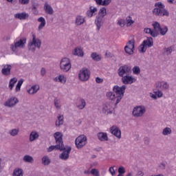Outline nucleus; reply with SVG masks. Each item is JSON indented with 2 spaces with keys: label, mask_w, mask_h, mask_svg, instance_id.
Segmentation results:
<instances>
[{
  "label": "nucleus",
  "mask_w": 176,
  "mask_h": 176,
  "mask_svg": "<svg viewBox=\"0 0 176 176\" xmlns=\"http://www.w3.org/2000/svg\"><path fill=\"white\" fill-rule=\"evenodd\" d=\"M126 21L128 27L131 25V24H134V21L131 19V16H130L126 17Z\"/></svg>",
  "instance_id": "nucleus-50"
},
{
  "label": "nucleus",
  "mask_w": 176,
  "mask_h": 176,
  "mask_svg": "<svg viewBox=\"0 0 176 176\" xmlns=\"http://www.w3.org/2000/svg\"><path fill=\"white\" fill-rule=\"evenodd\" d=\"M42 164L43 166H49L51 163V160L47 155L43 156L41 159Z\"/></svg>",
  "instance_id": "nucleus-27"
},
{
  "label": "nucleus",
  "mask_w": 176,
  "mask_h": 176,
  "mask_svg": "<svg viewBox=\"0 0 176 176\" xmlns=\"http://www.w3.org/2000/svg\"><path fill=\"white\" fill-rule=\"evenodd\" d=\"M38 90H39V87L33 85L30 89L28 90V93L29 94H35V93H38Z\"/></svg>",
  "instance_id": "nucleus-28"
},
{
  "label": "nucleus",
  "mask_w": 176,
  "mask_h": 176,
  "mask_svg": "<svg viewBox=\"0 0 176 176\" xmlns=\"http://www.w3.org/2000/svg\"><path fill=\"white\" fill-rule=\"evenodd\" d=\"M107 14V8L105 7H102L99 10L98 16H96V18L95 19V24L96 25V30L97 31H100V29L101 28V26L102 24H104V17H105V15Z\"/></svg>",
  "instance_id": "nucleus-4"
},
{
  "label": "nucleus",
  "mask_w": 176,
  "mask_h": 176,
  "mask_svg": "<svg viewBox=\"0 0 176 176\" xmlns=\"http://www.w3.org/2000/svg\"><path fill=\"white\" fill-rule=\"evenodd\" d=\"M153 30L155 31H160L162 27H160V23L159 22H154L153 23Z\"/></svg>",
  "instance_id": "nucleus-41"
},
{
  "label": "nucleus",
  "mask_w": 176,
  "mask_h": 176,
  "mask_svg": "<svg viewBox=\"0 0 176 176\" xmlns=\"http://www.w3.org/2000/svg\"><path fill=\"white\" fill-rule=\"evenodd\" d=\"M110 133L117 137V138H122V131H120V129L116 126H113L110 127Z\"/></svg>",
  "instance_id": "nucleus-17"
},
{
  "label": "nucleus",
  "mask_w": 176,
  "mask_h": 176,
  "mask_svg": "<svg viewBox=\"0 0 176 176\" xmlns=\"http://www.w3.org/2000/svg\"><path fill=\"white\" fill-rule=\"evenodd\" d=\"M109 173L111 174V175H115L116 172H115V169H113V167H110L109 169Z\"/></svg>",
  "instance_id": "nucleus-58"
},
{
  "label": "nucleus",
  "mask_w": 176,
  "mask_h": 176,
  "mask_svg": "<svg viewBox=\"0 0 176 176\" xmlns=\"http://www.w3.org/2000/svg\"><path fill=\"white\" fill-rule=\"evenodd\" d=\"M91 58L94 61H100L101 60V56L97 54V52H92L91 54Z\"/></svg>",
  "instance_id": "nucleus-31"
},
{
  "label": "nucleus",
  "mask_w": 176,
  "mask_h": 176,
  "mask_svg": "<svg viewBox=\"0 0 176 176\" xmlns=\"http://www.w3.org/2000/svg\"><path fill=\"white\" fill-rule=\"evenodd\" d=\"M111 2H112V0H102L100 6H108Z\"/></svg>",
  "instance_id": "nucleus-51"
},
{
  "label": "nucleus",
  "mask_w": 176,
  "mask_h": 176,
  "mask_svg": "<svg viewBox=\"0 0 176 176\" xmlns=\"http://www.w3.org/2000/svg\"><path fill=\"white\" fill-rule=\"evenodd\" d=\"M146 112V108L144 105L136 106L133 108L132 114L135 118H141V116H144V114Z\"/></svg>",
  "instance_id": "nucleus-7"
},
{
  "label": "nucleus",
  "mask_w": 176,
  "mask_h": 176,
  "mask_svg": "<svg viewBox=\"0 0 176 176\" xmlns=\"http://www.w3.org/2000/svg\"><path fill=\"white\" fill-rule=\"evenodd\" d=\"M89 11H91L94 14L95 12H97V8H94L93 9H91V7H90Z\"/></svg>",
  "instance_id": "nucleus-64"
},
{
  "label": "nucleus",
  "mask_w": 176,
  "mask_h": 176,
  "mask_svg": "<svg viewBox=\"0 0 176 176\" xmlns=\"http://www.w3.org/2000/svg\"><path fill=\"white\" fill-rule=\"evenodd\" d=\"M97 137H98V140H99V141H101L102 142L108 141L109 140L108 134H107V133H104V132L98 133Z\"/></svg>",
  "instance_id": "nucleus-20"
},
{
  "label": "nucleus",
  "mask_w": 176,
  "mask_h": 176,
  "mask_svg": "<svg viewBox=\"0 0 176 176\" xmlns=\"http://www.w3.org/2000/svg\"><path fill=\"white\" fill-rule=\"evenodd\" d=\"M78 78L82 82H87V80L90 78V70L87 67H83L80 70Z\"/></svg>",
  "instance_id": "nucleus-8"
},
{
  "label": "nucleus",
  "mask_w": 176,
  "mask_h": 176,
  "mask_svg": "<svg viewBox=\"0 0 176 176\" xmlns=\"http://www.w3.org/2000/svg\"><path fill=\"white\" fill-rule=\"evenodd\" d=\"M58 79L59 82H60V83H65V82H67V80L65 79V77H64V76H58Z\"/></svg>",
  "instance_id": "nucleus-53"
},
{
  "label": "nucleus",
  "mask_w": 176,
  "mask_h": 176,
  "mask_svg": "<svg viewBox=\"0 0 176 176\" xmlns=\"http://www.w3.org/2000/svg\"><path fill=\"white\" fill-rule=\"evenodd\" d=\"M156 89L157 90H168V88L170 87V85L167 82H157L155 85Z\"/></svg>",
  "instance_id": "nucleus-16"
},
{
  "label": "nucleus",
  "mask_w": 176,
  "mask_h": 176,
  "mask_svg": "<svg viewBox=\"0 0 176 176\" xmlns=\"http://www.w3.org/2000/svg\"><path fill=\"white\" fill-rule=\"evenodd\" d=\"M151 28H144V32L146 33V34H151Z\"/></svg>",
  "instance_id": "nucleus-62"
},
{
  "label": "nucleus",
  "mask_w": 176,
  "mask_h": 176,
  "mask_svg": "<svg viewBox=\"0 0 176 176\" xmlns=\"http://www.w3.org/2000/svg\"><path fill=\"white\" fill-rule=\"evenodd\" d=\"M23 169L20 168H16L14 170L12 176H23Z\"/></svg>",
  "instance_id": "nucleus-30"
},
{
  "label": "nucleus",
  "mask_w": 176,
  "mask_h": 176,
  "mask_svg": "<svg viewBox=\"0 0 176 176\" xmlns=\"http://www.w3.org/2000/svg\"><path fill=\"white\" fill-rule=\"evenodd\" d=\"M87 141V138L85 135H80L75 140V144L77 149H82L85 145H86V142Z\"/></svg>",
  "instance_id": "nucleus-9"
},
{
  "label": "nucleus",
  "mask_w": 176,
  "mask_h": 176,
  "mask_svg": "<svg viewBox=\"0 0 176 176\" xmlns=\"http://www.w3.org/2000/svg\"><path fill=\"white\" fill-rule=\"evenodd\" d=\"M173 53V47H168L164 48V54H166V56H170Z\"/></svg>",
  "instance_id": "nucleus-35"
},
{
  "label": "nucleus",
  "mask_w": 176,
  "mask_h": 176,
  "mask_svg": "<svg viewBox=\"0 0 176 176\" xmlns=\"http://www.w3.org/2000/svg\"><path fill=\"white\" fill-rule=\"evenodd\" d=\"M72 65L71 60L68 58H63L60 62V68L63 72H68L71 69Z\"/></svg>",
  "instance_id": "nucleus-5"
},
{
  "label": "nucleus",
  "mask_w": 176,
  "mask_h": 176,
  "mask_svg": "<svg viewBox=\"0 0 176 176\" xmlns=\"http://www.w3.org/2000/svg\"><path fill=\"white\" fill-rule=\"evenodd\" d=\"M87 16L88 17H93L94 16V14L93 12H91L89 10L87 11Z\"/></svg>",
  "instance_id": "nucleus-59"
},
{
  "label": "nucleus",
  "mask_w": 176,
  "mask_h": 176,
  "mask_svg": "<svg viewBox=\"0 0 176 176\" xmlns=\"http://www.w3.org/2000/svg\"><path fill=\"white\" fill-rule=\"evenodd\" d=\"M113 91L107 93V98L111 100V101L116 100L115 105L116 106L120 101H122L124 96V91H126V85H122V87H119L118 85H115L113 87ZM116 93V94H115Z\"/></svg>",
  "instance_id": "nucleus-1"
},
{
  "label": "nucleus",
  "mask_w": 176,
  "mask_h": 176,
  "mask_svg": "<svg viewBox=\"0 0 176 176\" xmlns=\"http://www.w3.org/2000/svg\"><path fill=\"white\" fill-rule=\"evenodd\" d=\"M168 31V28L167 26H164V28H161L159 30V32L161 35L164 36L166 34H167V32Z\"/></svg>",
  "instance_id": "nucleus-39"
},
{
  "label": "nucleus",
  "mask_w": 176,
  "mask_h": 176,
  "mask_svg": "<svg viewBox=\"0 0 176 176\" xmlns=\"http://www.w3.org/2000/svg\"><path fill=\"white\" fill-rule=\"evenodd\" d=\"M121 80L124 85H132L136 80L134 77L130 76V74H126V76L122 77Z\"/></svg>",
  "instance_id": "nucleus-14"
},
{
  "label": "nucleus",
  "mask_w": 176,
  "mask_h": 176,
  "mask_svg": "<svg viewBox=\"0 0 176 176\" xmlns=\"http://www.w3.org/2000/svg\"><path fill=\"white\" fill-rule=\"evenodd\" d=\"M124 52L129 56H132V54H134V50L133 48H129L127 46L124 47Z\"/></svg>",
  "instance_id": "nucleus-34"
},
{
  "label": "nucleus",
  "mask_w": 176,
  "mask_h": 176,
  "mask_svg": "<svg viewBox=\"0 0 176 176\" xmlns=\"http://www.w3.org/2000/svg\"><path fill=\"white\" fill-rule=\"evenodd\" d=\"M14 17V19H18V20H28L30 18V14L25 12H23L15 14Z\"/></svg>",
  "instance_id": "nucleus-18"
},
{
  "label": "nucleus",
  "mask_w": 176,
  "mask_h": 176,
  "mask_svg": "<svg viewBox=\"0 0 176 176\" xmlns=\"http://www.w3.org/2000/svg\"><path fill=\"white\" fill-rule=\"evenodd\" d=\"M44 10L45 13H47L48 14H53V13H54L53 8H52V6L47 4V2L44 4Z\"/></svg>",
  "instance_id": "nucleus-23"
},
{
  "label": "nucleus",
  "mask_w": 176,
  "mask_h": 176,
  "mask_svg": "<svg viewBox=\"0 0 176 176\" xmlns=\"http://www.w3.org/2000/svg\"><path fill=\"white\" fill-rule=\"evenodd\" d=\"M154 94H155V96H157V97H158V98H160V97H163V92H162V90L160 89H157L156 88V89H155L153 91Z\"/></svg>",
  "instance_id": "nucleus-40"
},
{
  "label": "nucleus",
  "mask_w": 176,
  "mask_h": 176,
  "mask_svg": "<svg viewBox=\"0 0 176 176\" xmlns=\"http://www.w3.org/2000/svg\"><path fill=\"white\" fill-rule=\"evenodd\" d=\"M41 45H42V41L39 38H36L35 34H32V41L28 44L29 50L35 52V47L41 49Z\"/></svg>",
  "instance_id": "nucleus-6"
},
{
  "label": "nucleus",
  "mask_w": 176,
  "mask_h": 176,
  "mask_svg": "<svg viewBox=\"0 0 176 176\" xmlns=\"http://www.w3.org/2000/svg\"><path fill=\"white\" fill-rule=\"evenodd\" d=\"M74 56H78V57H83L84 52L83 50L80 47H76L74 50L73 51Z\"/></svg>",
  "instance_id": "nucleus-21"
},
{
  "label": "nucleus",
  "mask_w": 176,
  "mask_h": 176,
  "mask_svg": "<svg viewBox=\"0 0 176 176\" xmlns=\"http://www.w3.org/2000/svg\"><path fill=\"white\" fill-rule=\"evenodd\" d=\"M23 162L25 163H34V157L31 155H25L23 158Z\"/></svg>",
  "instance_id": "nucleus-29"
},
{
  "label": "nucleus",
  "mask_w": 176,
  "mask_h": 176,
  "mask_svg": "<svg viewBox=\"0 0 176 176\" xmlns=\"http://www.w3.org/2000/svg\"><path fill=\"white\" fill-rule=\"evenodd\" d=\"M54 102L56 109H61V106L60 105V100L55 98Z\"/></svg>",
  "instance_id": "nucleus-46"
},
{
  "label": "nucleus",
  "mask_w": 176,
  "mask_h": 176,
  "mask_svg": "<svg viewBox=\"0 0 176 176\" xmlns=\"http://www.w3.org/2000/svg\"><path fill=\"white\" fill-rule=\"evenodd\" d=\"M72 148L69 146H65V149L63 151H60V152H63L61 154H60L59 157L62 160H68L69 159V153H71Z\"/></svg>",
  "instance_id": "nucleus-12"
},
{
  "label": "nucleus",
  "mask_w": 176,
  "mask_h": 176,
  "mask_svg": "<svg viewBox=\"0 0 176 176\" xmlns=\"http://www.w3.org/2000/svg\"><path fill=\"white\" fill-rule=\"evenodd\" d=\"M9 134L11 135L12 137H14L19 134V129H14L9 131Z\"/></svg>",
  "instance_id": "nucleus-43"
},
{
  "label": "nucleus",
  "mask_w": 176,
  "mask_h": 176,
  "mask_svg": "<svg viewBox=\"0 0 176 176\" xmlns=\"http://www.w3.org/2000/svg\"><path fill=\"white\" fill-rule=\"evenodd\" d=\"M118 175H123L126 173V168L124 166H120L118 168Z\"/></svg>",
  "instance_id": "nucleus-47"
},
{
  "label": "nucleus",
  "mask_w": 176,
  "mask_h": 176,
  "mask_svg": "<svg viewBox=\"0 0 176 176\" xmlns=\"http://www.w3.org/2000/svg\"><path fill=\"white\" fill-rule=\"evenodd\" d=\"M27 42V38H20L19 41H16L14 43V44H12L10 45V49L12 52H16V50H17V47H24V46H25V43Z\"/></svg>",
  "instance_id": "nucleus-11"
},
{
  "label": "nucleus",
  "mask_w": 176,
  "mask_h": 176,
  "mask_svg": "<svg viewBox=\"0 0 176 176\" xmlns=\"http://www.w3.org/2000/svg\"><path fill=\"white\" fill-rule=\"evenodd\" d=\"M142 43L146 45V47H152L153 46V38L152 37H147Z\"/></svg>",
  "instance_id": "nucleus-24"
},
{
  "label": "nucleus",
  "mask_w": 176,
  "mask_h": 176,
  "mask_svg": "<svg viewBox=\"0 0 176 176\" xmlns=\"http://www.w3.org/2000/svg\"><path fill=\"white\" fill-rule=\"evenodd\" d=\"M150 97H151V98H153V100H157V96H156V94H153L151 93Z\"/></svg>",
  "instance_id": "nucleus-63"
},
{
  "label": "nucleus",
  "mask_w": 176,
  "mask_h": 176,
  "mask_svg": "<svg viewBox=\"0 0 176 176\" xmlns=\"http://www.w3.org/2000/svg\"><path fill=\"white\" fill-rule=\"evenodd\" d=\"M96 83H102L104 82V79H102L100 77H97L96 78Z\"/></svg>",
  "instance_id": "nucleus-57"
},
{
  "label": "nucleus",
  "mask_w": 176,
  "mask_h": 176,
  "mask_svg": "<svg viewBox=\"0 0 176 176\" xmlns=\"http://www.w3.org/2000/svg\"><path fill=\"white\" fill-rule=\"evenodd\" d=\"M135 43V41L133 39H132L129 41L125 46H127V47L134 50Z\"/></svg>",
  "instance_id": "nucleus-37"
},
{
  "label": "nucleus",
  "mask_w": 176,
  "mask_h": 176,
  "mask_svg": "<svg viewBox=\"0 0 176 176\" xmlns=\"http://www.w3.org/2000/svg\"><path fill=\"white\" fill-rule=\"evenodd\" d=\"M38 138H39V134L36 131H32L30 135V142L35 141V140H38Z\"/></svg>",
  "instance_id": "nucleus-26"
},
{
  "label": "nucleus",
  "mask_w": 176,
  "mask_h": 176,
  "mask_svg": "<svg viewBox=\"0 0 176 176\" xmlns=\"http://www.w3.org/2000/svg\"><path fill=\"white\" fill-rule=\"evenodd\" d=\"M55 138V146H50L47 148V152H52L56 149V151H64L65 149V146H64V142L63 141V133L61 132H56L54 134Z\"/></svg>",
  "instance_id": "nucleus-2"
},
{
  "label": "nucleus",
  "mask_w": 176,
  "mask_h": 176,
  "mask_svg": "<svg viewBox=\"0 0 176 176\" xmlns=\"http://www.w3.org/2000/svg\"><path fill=\"white\" fill-rule=\"evenodd\" d=\"M77 107L79 108V109H83L86 107V101H85V99H81L80 104Z\"/></svg>",
  "instance_id": "nucleus-44"
},
{
  "label": "nucleus",
  "mask_w": 176,
  "mask_h": 176,
  "mask_svg": "<svg viewBox=\"0 0 176 176\" xmlns=\"http://www.w3.org/2000/svg\"><path fill=\"white\" fill-rule=\"evenodd\" d=\"M171 133V128L169 127H166L162 130V135H170Z\"/></svg>",
  "instance_id": "nucleus-36"
},
{
  "label": "nucleus",
  "mask_w": 176,
  "mask_h": 176,
  "mask_svg": "<svg viewBox=\"0 0 176 176\" xmlns=\"http://www.w3.org/2000/svg\"><path fill=\"white\" fill-rule=\"evenodd\" d=\"M41 76H45V75H46V69L44 67H42L41 69Z\"/></svg>",
  "instance_id": "nucleus-56"
},
{
  "label": "nucleus",
  "mask_w": 176,
  "mask_h": 176,
  "mask_svg": "<svg viewBox=\"0 0 176 176\" xmlns=\"http://www.w3.org/2000/svg\"><path fill=\"white\" fill-rule=\"evenodd\" d=\"M85 23V18L80 15H78L76 17V22L75 24L76 25H82Z\"/></svg>",
  "instance_id": "nucleus-25"
},
{
  "label": "nucleus",
  "mask_w": 176,
  "mask_h": 176,
  "mask_svg": "<svg viewBox=\"0 0 176 176\" xmlns=\"http://www.w3.org/2000/svg\"><path fill=\"white\" fill-rule=\"evenodd\" d=\"M23 83H24L23 79H21L18 81L15 88L16 91H20V89H21V85H23Z\"/></svg>",
  "instance_id": "nucleus-38"
},
{
  "label": "nucleus",
  "mask_w": 176,
  "mask_h": 176,
  "mask_svg": "<svg viewBox=\"0 0 176 176\" xmlns=\"http://www.w3.org/2000/svg\"><path fill=\"white\" fill-rule=\"evenodd\" d=\"M19 102V99L16 98V96H12L9 98L4 103L5 107H8V108H13L16 104Z\"/></svg>",
  "instance_id": "nucleus-13"
},
{
  "label": "nucleus",
  "mask_w": 176,
  "mask_h": 176,
  "mask_svg": "<svg viewBox=\"0 0 176 176\" xmlns=\"http://www.w3.org/2000/svg\"><path fill=\"white\" fill-rule=\"evenodd\" d=\"M32 12L33 14H35V16H36V14H38V8H32Z\"/></svg>",
  "instance_id": "nucleus-60"
},
{
  "label": "nucleus",
  "mask_w": 176,
  "mask_h": 176,
  "mask_svg": "<svg viewBox=\"0 0 176 176\" xmlns=\"http://www.w3.org/2000/svg\"><path fill=\"white\" fill-rule=\"evenodd\" d=\"M39 8V3L38 1H32V9H38Z\"/></svg>",
  "instance_id": "nucleus-49"
},
{
  "label": "nucleus",
  "mask_w": 176,
  "mask_h": 176,
  "mask_svg": "<svg viewBox=\"0 0 176 176\" xmlns=\"http://www.w3.org/2000/svg\"><path fill=\"white\" fill-rule=\"evenodd\" d=\"M155 8L153 10V14H154V16H158L159 17H163L164 16L168 17L170 16V12L164 8L165 6L162 2L159 1L155 3Z\"/></svg>",
  "instance_id": "nucleus-3"
},
{
  "label": "nucleus",
  "mask_w": 176,
  "mask_h": 176,
  "mask_svg": "<svg viewBox=\"0 0 176 176\" xmlns=\"http://www.w3.org/2000/svg\"><path fill=\"white\" fill-rule=\"evenodd\" d=\"M37 21H38V23H41L38 27V30L41 31V30H43L45 25H46V20H45V18L41 16L37 19Z\"/></svg>",
  "instance_id": "nucleus-22"
},
{
  "label": "nucleus",
  "mask_w": 176,
  "mask_h": 176,
  "mask_svg": "<svg viewBox=\"0 0 176 176\" xmlns=\"http://www.w3.org/2000/svg\"><path fill=\"white\" fill-rule=\"evenodd\" d=\"M118 74L120 78L126 75H130V74H131V67L127 65H122L118 69Z\"/></svg>",
  "instance_id": "nucleus-10"
},
{
  "label": "nucleus",
  "mask_w": 176,
  "mask_h": 176,
  "mask_svg": "<svg viewBox=\"0 0 176 176\" xmlns=\"http://www.w3.org/2000/svg\"><path fill=\"white\" fill-rule=\"evenodd\" d=\"M61 124H64V116H59L58 117V121H56V126L60 127Z\"/></svg>",
  "instance_id": "nucleus-32"
},
{
  "label": "nucleus",
  "mask_w": 176,
  "mask_h": 176,
  "mask_svg": "<svg viewBox=\"0 0 176 176\" xmlns=\"http://www.w3.org/2000/svg\"><path fill=\"white\" fill-rule=\"evenodd\" d=\"M21 5H28L30 3V0H19Z\"/></svg>",
  "instance_id": "nucleus-55"
},
{
  "label": "nucleus",
  "mask_w": 176,
  "mask_h": 176,
  "mask_svg": "<svg viewBox=\"0 0 176 176\" xmlns=\"http://www.w3.org/2000/svg\"><path fill=\"white\" fill-rule=\"evenodd\" d=\"M91 174L94 176H100V172H98V170L96 168L91 169Z\"/></svg>",
  "instance_id": "nucleus-52"
},
{
  "label": "nucleus",
  "mask_w": 176,
  "mask_h": 176,
  "mask_svg": "<svg viewBox=\"0 0 176 176\" xmlns=\"http://www.w3.org/2000/svg\"><path fill=\"white\" fill-rule=\"evenodd\" d=\"M125 23L124 19H120L118 21V25H120V27H124L126 24Z\"/></svg>",
  "instance_id": "nucleus-54"
},
{
  "label": "nucleus",
  "mask_w": 176,
  "mask_h": 176,
  "mask_svg": "<svg viewBox=\"0 0 176 176\" xmlns=\"http://www.w3.org/2000/svg\"><path fill=\"white\" fill-rule=\"evenodd\" d=\"M15 83H17V79L16 78H11L9 82V86H8L10 90H13V87H14Z\"/></svg>",
  "instance_id": "nucleus-33"
},
{
  "label": "nucleus",
  "mask_w": 176,
  "mask_h": 176,
  "mask_svg": "<svg viewBox=\"0 0 176 176\" xmlns=\"http://www.w3.org/2000/svg\"><path fill=\"white\" fill-rule=\"evenodd\" d=\"M102 112L105 115H111L113 112V107L111 103H105L103 104Z\"/></svg>",
  "instance_id": "nucleus-15"
},
{
  "label": "nucleus",
  "mask_w": 176,
  "mask_h": 176,
  "mask_svg": "<svg viewBox=\"0 0 176 176\" xmlns=\"http://www.w3.org/2000/svg\"><path fill=\"white\" fill-rule=\"evenodd\" d=\"M160 168H161V170H166V164L161 163L160 164Z\"/></svg>",
  "instance_id": "nucleus-61"
},
{
  "label": "nucleus",
  "mask_w": 176,
  "mask_h": 176,
  "mask_svg": "<svg viewBox=\"0 0 176 176\" xmlns=\"http://www.w3.org/2000/svg\"><path fill=\"white\" fill-rule=\"evenodd\" d=\"M132 71L135 75H138L141 72V69H140V67L138 66H135L133 69Z\"/></svg>",
  "instance_id": "nucleus-45"
},
{
  "label": "nucleus",
  "mask_w": 176,
  "mask_h": 176,
  "mask_svg": "<svg viewBox=\"0 0 176 176\" xmlns=\"http://www.w3.org/2000/svg\"><path fill=\"white\" fill-rule=\"evenodd\" d=\"M10 71H12V65H5L1 69L2 75L4 76H9L10 75Z\"/></svg>",
  "instance_id": "nucleus-19"
},
{
  "label": "nucleus",
  "mask_w": 176,
  "mask_h": 176,
  "mask_svg": "<svg viewBox=\"0 0 176 176\" xmlns=\"http://www.w3.org/2000/svg\"><path fill=\"white\" fill-rule=\"evenodd\" d=\"M138 50L140 53H145L146 52V47L143 43L139 46Z\"/></svg>",
  "instance_id": "nucleus-42"
},
{
  "label": "nucleus",
  "mask_w": 176,
  "mask_h": 176,
  "mask_svg": "<svg viewBox=\"0 0 176 176\" xmlns=\"http://www.w3.org/2000/svg\"><path fill=\"white\" fill-rule=\"evenodd\" d=\"M150 35H151L153 38H156V36H159V32L157 30H151L150 32Z\"/></svg>",
  "instance_id": "nucleus-48"
}]
</instances>
